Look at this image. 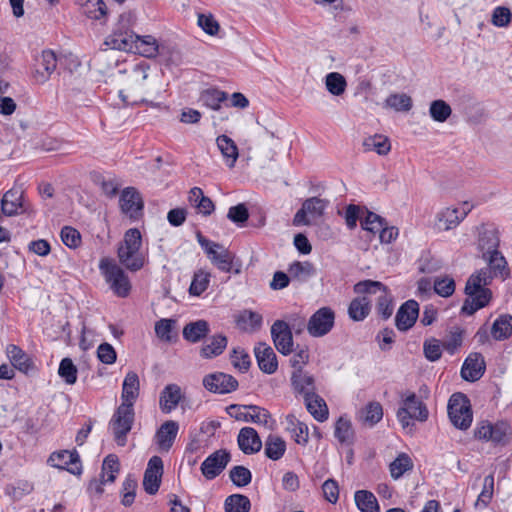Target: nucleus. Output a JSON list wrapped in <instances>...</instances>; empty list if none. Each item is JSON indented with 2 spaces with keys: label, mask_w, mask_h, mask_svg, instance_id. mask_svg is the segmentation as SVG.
Masks as SVG:
<instances>
[{
  "label": "nucleus",
  "mask_w": 512,
  "mask_h": 512,
  "mask_svg": "<svg viewBox=\"0 0 512 512\" xmlns=\"http://www.w3.org/2000/svg\"><path fill=\"white\" fill-rule=\"evenodd\" d=\"M181 399V389L176 384L167 385L160 395L159 405L164 413L174 410Z\"/></svg>",
  "instance_id": "obj_34"
},
{
  "label": "nucleus",
  "mask_w": 512,
  "mask_h": 512,
  "mask_svg": "<svg viewBox=\"0 0 512 512\" xmlns=\"http://www.w3.org/2000/svg\"><path fill=\"white\" fill-rule=\"evenodd\" d=\"M176 320L163 318L155 323V333L157 337L165 342L172 341V332L174 330Z\"/></svg>",
  "instance_id": "obj_61"
},
{
  "label": "nucleus",
  "mask_w": 512,
  "mask_h": 512,
  "mask_svg": "<svg viewBox=\"0 0 512 512\" xmlns=\"http://www.w3.org/2000/svg\"><path fill=\"white\" fill-rule=\"evenodd\" d=\"M355 503L362 512H380L378 501L374 494L367 490H358L354 495Z\"/></svg>",
  "instance_id": "obj_43"
},
{
  "label": "nucleus",
  "mask_w": 512,
  "mask_h": 512,
  "mask_svg": "<svg viewBox=\"0 0 512 512\" xmlns=\"http://www.w3.org/2000/svg\"><path fill=\"white\" fill-rule=\"evenodd\" d=\"M48 462L51 466L65 469L74 475H79L82 472L80 457L76 450L54 452L50 455Z\"/></svg>",
  "instance_id": "obj_17"
},
{
  "label": "nucleus",
  "mask_w": 512,
  "mask_h": 512,
  "mask_svg": "<svg viewBox=\"0 0 512 512\" xmlns=\"http://www.w3.org/2000/svg\"><path fill=\"white\" fill-rule=\"evenodd\" d=\"M291 277L299 281H306L315 274V268L310 262H293L288 269Z\"/></svg>",
  "instance_id": "obj_52"
},
{
  "label": "nucleus",
  "mask_w": 512,
  "mask_h": 512,
  "mask_svg": "<svg viewBox=\"0 0 512 512\" xmlns=\"http://www.w3.org/2000/svg\"><path fill=\"white\" fill-rule=\"evenodd\" d=\"M286 451V442L277 435H269L265 441L264 452L271 460H279Z\"/></svg>",
  "instance_id": "obj_44"
},
{
  "label": "nucleus",
  "mask_w": 512,
  "mask_h": 512,
  "mask_svg": "<svg viewBox=\"0 0 512 512\" xmlns=\"http://www.w3.org/2000/svg\"><path fill=\"white\" fill-rule=\"evenodd\" d=\"M470 208L460 211L458 208L446 207L435 216L434 228L438 231H448L456 228L468 215Z\"/></svg>",
  "instance_id": "obj_15"
},
{
  "label": "nucleus",
  "mask_w": 512,
  "mask_h": 512,
  "mask_svg": "<svg viewBox=\"0 0 512 512\" xmlns=\"http://www.w3.org/2000/svg\"><path fill=\"white\" fill-rule=\"evenodd\" d=\"M238 445L243 453L250 455L261 449L262 443L257 431L252 427H244L238 434Z\"/></svg>",
  "instance_id": "obj_30"
},
{
  "label": "nucleus",
  "mask_w": 512,
  "mask_h": 512,
  "mask_svg": "<svg viewBox=\"0 0 512 512\" xmlns=\"http://www.w3.org/2000/svg\"><path fill=\"white\" fill-rule=\"evenodd\" d=\"M423 353L427 360L431 362L438 361L442 356L440 341L436 338H430L423 343Z\"/></svg>",
  "instance_id": "obj_63"
},
{
  "label": "nucleus",
  "mask_w": 512,
  "mask_h": 512,
  "mask_svg": "<svg viewBox=\"0 0 512 512\" xmlns=\"http://www.w3.org/2000/svg\"><path fill=\"white\" fill-rule=\"evenodd\" d=\"M369 312L370 301L365 296L354 298L348 307L349 317L354 321L364 320L368 316Z\"/></svg>",
  "instance_id": "obj_46"
},
{
  "label": "nucleus",
  "mask_w": 512,
  "mask_h": 512,
  "mask_svg": "<svg viewBox=\"0 0 512 512\" xmlns=\"http://www.w3.org/2000/svg\"><path fill=\"white\" fill-rule=\"evenodd\" d=\"M492 279L493 275L488 270H478L470 275L465 285L467 299L461 308L463 313L473 315L489 304L492 292L487 286L491 284Z\"/></svg>",
  "instance_id": "obj_2"
},
{
  "label": "nucleus",
  "mask_w": 512,
  "mask_h": 512,
  "mask_svg": "<svg viewBox=\"0 0 512 512\" xmlns=\"http://www.w3.org/2000/svg\"><path fill=\"white\" fill-rule=\"evenodd\" d=\"M250 507L249 498L242 494L230 495L224 502L225 512H249Z\"/></svg>",
  "instance_id": "obj_50"
},
{
  "label": "nucleus",
  "mask_w": 512,
  "mask_h": 512,
  "mask_svg": "<svg viewBox=\"0 0 512 512\" xmlns=\"http://www.w3.org/2000/svg\"><path fill=\"white\" fill-rule=\"evenodd\" d=\"M209 324L205 320L190 322L183 328V338L191 343L201 341L209 333Z\"/></svg>",
  "instance_id": "obj_38"
},
{
  "label": "nucleus",
  "mask_w": 512,
  "mask_h": 512,
  "mask_svg": "<svg viewBox=\"0 0 512 512\" xmlns=\"http://www.w3.org/2000/svg\"><path fill=\"white\" fill-rule=\"evenodd\" d=\"M486 369L485 360L480 353H470L461 368V377L470 382L479 380Z\"/></svg>",
  "instance_id": "obj_21"
},
{
  "label": "nucleus",
  "mask_w": 512,
  "mask_h": 512,
  "mask_svg": "<svg viewBox=\"0 0 512 512\" xmlns=\"http://www.w3.org/2000/svg\"><path fill=\"white\" fill-rule=\"evenodd\" d=\"M462 342L463 330L459 327H455L446 335L442 342V346L448 353L454 354L455 351L462 345Z\"/></svg>",
  "instance_id": "obj_58"
},
{
  "label": "nucleus",
  "mask_w": 512,
  "mask_h": 512,
  "mask_svg": "<svg viewBox=\"0 0 512 512\" xmlns=\"http://www.w3.org/2000/svg\"><path fill=\"white\" fill-rule=\"evenodd\" d=\"M413 469L412 459L406 453L399 454L389 465L391 477L394 480L401 478L405 472Z\"/></svg>",
  "instance_id": "obj_48"
},
{
  "label": "nucleus",
  "mask_w": 512,
  "mask_h": 512,
  "mask_svg": "<svg viewBox=\"0 0 512 512\" xmlns=\"http://www.w3.org/2000/svg\"><path fill=\"white\" fill-rule=\"evenodd\" d=\"M203 385L210 392L226 394L237 389L238 381L232 375L216 372L205 376Z\"/></svg>",
  "instance_id": "obj_16"
},
{
  "label": "nucleus",
  "mask_w": 512,
  "mask_h": 512,
  "mask_svg": "<svg viewBox=\"0 0 512 512\" xmlns=\"http://www.w3.org/2000/svg\"><path fill=\"white\" fill-rule=\"evenodd\" d=\"M334 321V311L330 307H322L310 317L307 331L313 337H322L331 331Z\"/></svg>",
  "instance_id": "obj_12"
},
{
  "label": "nucleus",
  "mask_w": 512,
  "mask_h": 512,
  "mask_svg": "<svg viewBox=\"0 0 512 512\" xmlns=\"http://www.w3.org/2000/svg\"><path fill=\"white\" fill-rule=\"evenodd\" d=\"M148 75L143 66H136L129 76V83L126 89L119 91V97L124 105H136L144 103V82Z\"/></svg>",
  "instance_id": "obj_10"
},
{
  "label": "nucleus",
  "mask_w": 512,
  "mask_h": 512,
  "mask_svg": "<svg viewBox=\"0 0 512 512\" xmlns=\"http://www.w3.org/2000/svg\"><path fill=\"white\" fill-rule=\"evenodd\" d=\"M197 241L213 265L223 272L231 271L234 256L228 249L208 240L200 232L197 233Z\"/></svg>",
  "instance_id": "obj_9"
},
{
  "label": "nucleus",
  "mask_w": 512,
  "mask_h": 512,
  "mask_svg": "<svg viewBox=\"0 0 512 512\" xmlns=\"http://www.w3.org/2000/svg\"><path fill=\"white\" fill-rule=\"evenodd\" d=\"M254 354L259 369L266 374H273L278 369V361L273 348L265 342H259L254 347Z\"/></svg>",
  "instance_id": "obj_20"
},
{
  "label": "nucleus",
  "mask_w": 512,
  "mask_h": 512,
  "mask_svg": "<svg viewBox=\"0 0 512 512\" xmlns=\"http://www.w3.org/2000/svg\"><path fill=\"white\" fill-rule=\"evenodd\" d=\"M384 106L397 112H408L412 108V99L405 93H393L386 98Z\"/></svg>",
  "instance_id": "obj_49"
},
{
  "label": "nucleus",
  "mask_w": 512,
  "mask_h": 512,
  "mask_svg": "<svg viewBox=\"0 0 512 512\" xmlns=\"http://www.w3.org/2000/svg\"><path fill=\"white\" fill-rule=\"evenodd\" d=\"M237 325L246 332H255L262 326V316L250 310H244L237 318Z\"/></svg>",
  "instance_id": "obj_42"
},
{
  "label": "nucleus",
  "mask_w": 512,
  "mask_h": 512,
  "mask_svg": "<svg viewBox=\"0 0 512 512\" xmlns=\"http://www.w3.org/2000/svg\"><path fill=\"white\" fill-rule=\"evenodd\" d=\"M448 415L452 424L461 430L470 427L473 419L470 401L463 393H454L448 402Z\"/></svg>",
  "instance_id": "obj_7"
},
{
  "label": "nucleus",
  "mask_w": 512,
  "mask_h": 512,
  "mask_svg": "<svg viewBox=\"0 0 512 512\" xmlns=\"http://www.w3.org/2000/svg\"><path fill=\"white\" fill-rule=\"evenodd\" d=\"M429 113L437 122H445L451 115V107L444 100H434L430 104Z\"/></svg>",
  "instance_id": "obj_56"
},
{
  "label": "nucleus",
  "mask_w": 512,
  "mask_h": 512,
  "mask_svg": "<svg viewBox=\"0 0 512 512\" xmlns=\"http://www.w3.org/2000/svg\"><path fill=\"white\" fill-rule=\"evenodd\" d=\"M77 367L70 358H63L59 364L58 374L66 384L72 385L77 381Z\"/></svg>",
  "instance_id": "obj_57"
},
{
  "label": "nucleus",
  "mask_w": 512,
  "mask_h": 512,
  "mask_svg": "<svg viewBox=\"0 0 512 512\" xmlns=\"http://www.w3.org/2000/svg\"><path fill=\"white\" fill-rule=\"evenodd\" d=\"M57 67V58L52 50H44L38 59L33 78L37 83H45Z\"/></svg>",
  "instance_id": "obj_24"
},
{
  "label": "nucleus",
  "mask_w": 512,
  "mask_h": 512,
  "mask_svg": "<svg viewBox=\"0 0 512 512\" xmlns=\"http://www.w3.org/2000/svg\"><path fill=\"white\" fill-rule=\"evenodd\" d=\"M383 418V408L379 402H369L360 412V419L370 427L376 425Z\"/></svg>",
  "instance_id": "obj_47"
},
{
  "label": "nucleus",
  "mask_w": 512,
  "mask_h": 512,
  "mask_svg": "<svg viewBox=\"0 0 512 512\" xmlns=\"http://www.w3.org/2000/svg\"><path fill=\"white\" fill-rule=\"evenodd\" d=\"M291 385L294 393L303 399L316 392L314 377L303 369L292 372Z\"/></svg>",
  "instance_id": "obj_25"
},
{
  "label": "nucleus",
  "mask_w": 512,
  "mask_h": 512,
  "mask_svg": "<svg viewBox=\"0 0 512 512\" xmlns=\"http://www.w3.org/2000/svg\"><path fill=\"white\" fill-rule=\"evenodd\" d=\"M397 419L404 429H412L414 426L412 419L424 422L428 419L429 412L426 405L418 399L415 393L407 395L402 406L397 411Z\"/></svg>",
  "instance_id": "obj_5"
},
{
  "label": "nucleus",
  "mask_w": 512,
  "mask_h": 512,
  "mask_svg": "<svg viewBox=\"0 0 512 512\" xmlns=\"http://www.w3.org/2000/svg\"><path fill=\"white\" fill-rule=\"evenodd\" d=\"M163 474V461L158 456H153L148 461L147 468L144 473L143 487L146 493L154 495L158 492L161 477Z\"/></svg>",
  "instance_id": "obj_18"
},
{
  "label": "nucleus",
  "mask_w": 512,
  "mask_h": 512,
  "mask_svg": "<svg viewBox=\"0 0 512 512\" xmlns=\"http://www.w3.org/2000/svg\"><path fill=\"white\" fill-rule=\"evenodd\" d=\"M121 211L130 218L137 219L143 210V200L134 187L125 188L120 195Z\"/></svg>",
  "instance_id": "obj_19"
},
{
  "label": "nucleus",
  "mask_w": 512,
  "mask_h": 512,
  "mask_svg": "<svg viewBox=\"0 0 512 512\" xmlns=\"http://www.w3.org/2000/svg\"><path fill=\"white\" fill-rule=\"evenodd\" d=\"M231 363L235 369L242 373L249 370L251 366V358L244 348L236 347L232 350L230 355Z\"/></svg>",
  "instance_id": "obj_55"
},
{
  "label": "nucleus",
  "mask_w": 512,
  "mask_h": 512,
  "mask_svg": "<svg viewBox=\"0 0 512 512\" xmlns=\"http://www.w3.org/2000/svg\"><path fill=\"white\" fill-rule=\"evenodd\" d=\"M99 269L117 296L126 297L129 294L131 290L130 280L123 268L114 259L102 258L99 262Z\"/></svg>",
  "instance_id": "obj_3"
},
{
  "label": "nucleus",
  "mask_w": 512,
  "mask_h": 512,
  "mask_svg": "<svg viewBox=\"0 0 512 512\" xmlns=\"http://www.w3.org/2000/svg\"><path fill=\"white\" fill-rule=\"evenodd\" d=\"M179 424L174 420L164 422L156 431L155 442L161 452H168L177 437Z\"/></svg>",
  "instance_id": "obj_23"
},
{
  "label": "nucleus",
  "mask_w": 512,
  "mask_h": 512,
  "mask_svg": "<svg viewBox=\"0 0 512 512\" xmlns=\"http://www.w3.org/2000/svg\"><path fill=\"white\" fill-rule=\"evenodd\" d=\"M302 205L309 216L317 218L324 213L328 201L318 197H311L306 199Z\"/></svg>",
  "instance_id": "obj_60"
},
{
  "label": "nucleus",
  "mask_w": 512,
  "mask_h": 512,
  "mask_svg": "<svg viewBox=\"0 0 512 512\" xmlns=\"http://www.w3.org/2000/svg\"><path fill=\"white\" fill-rule=\"evenodd\" d=\"M6 354L14 368L27 374L33 369V361L27 353L19 346L9 344L6 348Z\"/></svg>",
  "instance_id": "obj_31"
},
{
  "label": "nucleus",
  "mask_w": 512,
  "mask_h": 512,
  "mask_svg": "<svg viewBox=\"0 0 512 512\" xmlns=\"http://www.w3.org/2000/svg\"><path fill=\"white\" fill-rule=\"evenodd\" d=\"M216 144L227 166L233 168L239 156L238 147L234 140L227 135H220L216 138Z\"/></svg>",
  "instance_id": "obj_33"
},
{
  "label": "nucleus",
  "mask_w": 512,
  "mask_h": 512,
  "mask_svg": "<svg viewBox=\"0 0 512 512\" xmlns=\"http://www.w3.org/2000/svg\"><path fill=\"white\" fill-rule=\"evenodd\" d=\"M117 257L120 265L131 272L141 270L148 262V252L143 248L142 235L138 228L128 229L118 244Z\"/></svg>",
  "instance_id": "obj_1"
},
{
  "label": "nucleus",
  "mask_w": 512,
  "mask_h": 512,
  "mask_svg": "<svg viewBox=\"0 0 512 512\" xmlns=\"http://www.w3.org/2000/svg\"><path fill=\"white\" fill-rule=\"evenodd\" d=\"M81 13L93 20H100L107 14L106 4L103 0H76Z\"/></svg>",
  "instance_id": "obj_35"
},
{
  "label": "nucleus",
  "mask_w": 512,
  "mask_h": 512,
  "mask_svg": "<svg viewBox=\"0 0 512 512\" xmlns=\"http://www.w3.org/2000/svg\"><path fill=\"white\" fill-rule=\"evenodd\" d=\"M325 85L332 95L339 96L344 93L347 83L340 73L331 72L326 75Z\"/></svg>",
  "instance_id": "obj_54"
},
{
  "label": "nucleus",
  "mask_w": 512,
  "mask_h": 512,
  "mask_svg": "<svg viewBox=\"0 0 512 512\" xmlns=\"http://www.w3.org/2000/svg\"><path fill=\"white\" fill-rule=\"evenodd\" d=\"M491 334L496 340H505L512 335V316L501 315L492 325Z\"/></svg>",
  "instance_id": "obj_45"
},
{
  "label": "nucleus",
  "mask_w": 512,
  "mask_h": 512,
  "mask_svg": "<svg viewBox=\"0 0 512 512\" xmlns=\"http://www.w3.org/2000/svg\"><path fill=\"white\" fill-rule=\"evenodd\" d=\"M271 337L273 343L283 355L293 351V335L289 325L283 320H276L271 326Z\"/></svg>",
  "instance_id": "obj_14"
},
{
  "label": "nucleus",
  "mask_w": 512,
  "mask_h": 512,
  "mask_svg": "<svg viewBox=\"0 0 512 512\" xmlns=\"http://www.w3.org/2000/svg\"><path fill=\"white\" fill-rule=\"evenodd\" d=\"M335 438L343 445H352L354 442V429L351 421L341 416L335 423L334 429Z\"/></svg>",
  "instance_id": "obj_39"
},
{
  "label": "nucleus",
  "mask_w": 512,
  "mask_h": 512,
  "mask_svg": "<svg viewBox=\"0 0 512 512\" xmlns=\"http://www.w3.org/2000/svg\"><path fill=\"white\" fill-rule=\"evenodd\" d=\"M140 381L137 373L129 371L122 384L121 399L122 403L120 406H126L133 408L134 404L139 396Z\"/></svg>",
  "instance_id": "obj_26"
},
{
  "label": "nucleus",
  "mask_w": 512,
  "mask_h": 512,
  "mask_svg": "<svg viewBox=\"0 0 512 512\" xmlns=\"http://www.w3.org/2000/svg\"><path fill=\"white\" fill-rule=\"evenodd\" d=\"M482 258L487 262L488 267L482 268L481 270L490 271L493 278L500 277L505 280L510 276L507 261L500 251H496L488 255L485 253L482 255Z\"/></svg>",
  "instance_id": "obj_29"
},
{
  "label": "nucleus",
  "mask_w": 512,
  "mask_h": 512,
  "mask_svg": "<svg viewBox=\"0 0 512 512\" xmlns=\"http://www.w3.org/2000/svg\"><path fill=\"white\" fill-rule=\"evenodd\" d=\"M288 424V430L291 432L294 440L297 444L305 446L309 440L308 426L298 420L294 415H288L286 417Z\"/></svg>",
  "instance_id": "obj_41"
},
{
  "label": "nucleus",
  "mask_w": 512,
  "mask_h": 512,
  "mask_svg": "<svg viewBox=\"0 0 512 512\" xmlns=\"http://www.w3.org/2000/svg\"><path fill=\"white\" fill-rule=\"evenodd\" d=\"M228 340L223 334H216L209 338L201 350L200 355L205 359H211L223 353L227 347Z\"/></svg>",
  "instance_id": "obj_36"
},
{
  "label": "nucleus",
  "mask_w": 512,
  "mask_h": 512,
  "mask_svg": "<svg viewBox=\"0 0 512 512\" xmlns=\"http://www.w3.org/2000/svg\"><path fill=\"white\" fill-rule=\"evenodd\" d=\"M231 459L230 453L225 449H220L209 455L201 464L203 476L212 480L216 478L227 466Z\"/></svg>",
  "instance_id": "obj_13"
},
{
  "label": "nucleus",
  "mask_w": 512,
  "mask_h": 512,
  "mask_svg": "<svg viewBox=\"0 0 512 512\" xmlns=\"http://www.w3.org/2000/svg\"><path fill=\"white\" fill-rule=\"evenodd\" d=\"M434 290L442 297H449L455 291V281L448 276L438 277L434 281Z\"/></svg>",
  "instance_id": "obj_64"
},
{
  "label": "nucleus",
  "mask_w": 512,
  "mask_h": 512,
  "mask_svg": "<svg viewBox=\"0 0 512 512\" xmlns=\"http://www.w3.org/2000/svg\"><path fill=\"white\" fill-rule=\"evenodd\" d=\"M356 294H379L377 300V311L383 319H388L393 313V298L387 286L379 281L363 280L354 285Z\"/></svg>",
  "instance_id": "obj_4"
},
{
  "label": "nucleus",
  "mask_w": 512,
  "mask_h": 512,
  "mask_svg": "<svg viewBox=\"0 0 512 512\" xmlns=\"http://www.w3.org/2000/svg\"><path fill=\"white\" fill-rule=\"evenodd\" d=\"M363 147L366 152L375 151L378 155H387L391 150V143L388 137L375 134L364 139Z\"/></svg>",
  "instance_id": "obj_40"
},
{
  "label": "nucleus",
  "mask_w": 512,
  "mask_h": 512,
  "mask_svg": "<svg viewBox=\"0 0 512 512\" xmlns=\"http://www.w3.org/2000/svg\"><path fill=\"white\" fill-rule=\"evenodd\" d=\"M419 314V305L415 300H408L398 309L395 324L398 330L407 331L416 322Z\"/></svg>",
  "instance_id": "obj_22"
},
{
  "label": "nucleus",
  "mask_w": 512,
  "mask_h": 512,
  "mask_svg": "<svg viewBox=\"0 0 512 512\" xmlns=\"http://www.w3.org/2000/svg\"><path fill=\"white\" fill-rule=\"evenodd\" d=\"M304 403L307 411L315 420L324 422L328 419L329 410L327 404L316 392L304 398Z\"/></svg>",
  "instance_id": "obj_32"
},
{
  "label": "nucleus",
  "mask_w": 512,
  "mask_h": 512,
  "mask_svg": "<svg viewBox=\"0 0 512 512\" xmlns=\"http://www.w3.org/2000/svg\"><path fill=\"white\" fill-rule=\"evenodd\" d=\"M60 237L64 245L70 249L78 248L82 242L80 232L71 226H64L61 229Z\"/></svg>",
  "instance_id": "obj_62"
},
{
  "label": "nucleus",
  "mask_w": 512,
  "mask_h": 512,
  "mask_svg": "<svg viewBox=\"0 0 512 512\" xmlns=\"http://www.w3.org/2000/svg\"><path fill=\"white\" fill-rule=\"evenodd\" d=\"M134 415V408H128L126 406H119L114 412L109 422V429L118 446L126 445L127 435L131 431L134 423Z\"/></svg>",
  "instance_id": "obj_8"
},
{
  "label": "nucleus",
  "mask_w": 512,
  "mask_h": 512,
  "mask_svg": "<svg viewBox=\"0 0 512 512\" xmlns=\"http://www.w3.org/2000/svg\"><path fill=\"white\" fill-rule=\"evenodd\" d=\"M227 99V94L217 89H207L201 93L200 101L212 110H219L221 103Z\"/></svg>",
  "instance_id": "obj_51"
},
{
  "label": "nucleus",
  "mask_w": 512,
  "mask_h": 512,
  "mask_svg": "<svg viewBox=\"0 0 512 512\" xmlns=\"http://www.w3.org/2000/svg\"><path fill=\"white\" fill-rule=\"evenodd\" d=\"M2 212L7 216H13L25 211L23 203V191L19 187L8 190L1 200Z\"/></svg>",
  "instance_id": "obj_27"
},
{
  "label": "nucleus",
  "mask_w": 512,
  "mask_h": 512,
  "mask_svg": "<svg viewBox=\"0 0 512 512\" xmlns=\"http://www.w3.org/2000/svg\"><path fill=\"white\" fill-rule=\"evenodd\" d=\"M134 53H138L146 58H154L158 55L159 45L155 37L151 35L135 36Z\"/></svg>",
  "instance_id": "obj_37"
},
{
  "label": "nucleus",
  "mask_w": 512,
  "mask_h": 512,
  "mask_svg": "<svg viewBox=\"0 0 512 512\" xmlns=\"http://www.w3.org/2000/svg\"><path fill=\"white\" fill-rule=\"evenodd\" d=\"M211 274L205 270H198L194 273L189 287V293L193 296L201 295L209 286Z\"/></svg>",
  "instance_id": "obj_53"
},
{
  "label": "nucleus",
  "mask_w": 512,
  "mask_h": 512,
  "mask_svg": "<svg viewBox=\"0 0 512 512\" xmlns=\"http://www.w3.org/2000/svg\"><path fill=\"white\" fill-rule=\"evenodd\" d=\"M229 477L232 483L238 487L247 486L252 480L250 470L242 465L234 466L229 472Z\"/></svg>",
  "instance_id": "obj_59"
},
{
  "label": "nucleus",
  "mask_w": 512,
  "mask_h": 512,
  "mask_svg": "<svg viewBox=\"0 0 512 512\" xmlns=\"http://www.w3.org/2000/svg\"><path fill=\"white\" fill-rule=\"evenodd\" d=\"M499 231L493 225H482L479 231L478 246L482 255L499 251Z\"/></svg>",
  "instance_id": "obj_28"
},
{
  "label": "nucleus",
  "mask_w": 512,
  "mask_h": 512,
  "mask_svg": "<svg viewBox=\"0 0 512 512\" xmlns=\"http://www.w3.org/2000/svg\"><path fill=\"white\" fill-rule=\"evenodd\" d=\"M227 412L231 417L237 420L252 422L261 425H268L270 420L269 412L256 405H236L232 404L227 408Z\"/></svg>",
  "instance_id": "obj_11"
},
{
  "label": "nucleus",
  "mask_w": 512,
  "mask_h": 512,
  "mask_svg": "<svg viewBox=\"0 0 512 512\" xmlns=\"http://www.w3.org/2000/svg\"><path fill=\"white\" fill-rule=\"evenodd\" d=\"M133 20L131 13H124L119 18V28L107 37L105 45L111 50L133 52L135 49V36L128 28Z\"/></svg>",
  "instance_id": "obj_6"
}]
</instances>
